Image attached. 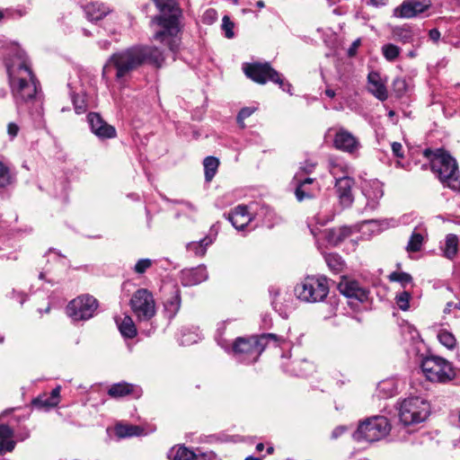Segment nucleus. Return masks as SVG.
I'll list each match as a JSON object with an SVG mask.
<instances>
[{
	"mask_svg": "<svg viewBox=\"0 0 460 460\" xmlns=\"http://www.w3.org/2000/svg\"><path fill=\"white\" fill-rule=\"evenodd\" d=\"M163 52L155 46L134 45L113 53L102 68V77L107 78L111 70L115 71V80L124 84L131 73L145 64L157 68L164 62Z\"/></svg>",
	"mask_w": 460,
	"mask_h": 460,
	"instance_id": "obj_1",
	"label": "nucleus"
},
{
	"mask_svg": "<svg viewBox=\"0 0 460 460\" xmlns=\"http://www.w3.org/2000/svg\"><path fill=\"white\" fill-rule=\"evenodd\" d=\"M7 73L12 95L20 113L23 105L41 107L40 83L32 73L25 53L18 54L17 62L7 64Z\"/></svg>",
	"mask_w": 460,
	"mask_h": 460,
	"instance_id": "obj_2",
	"label": "nucleus"
},
{
	"mask_svg": "<svg viewBox=\"0 0 460 460\" xmlns=\"http://www.w3.org/2000/svg\"><path fill=\"white\" fill-rule=\"evenodd\" d=\"M153 1L160 12V14L154 16L151 20V23L158 27L153 35V39L174 52L179 45L178 35L181 31V10L176 0Z\"/></svg>",
	"mask_w": 460,
	"mask_h": 460,
	"instance_id": "obj_3",
	"label": "nucleus"
},
{
	"mask_svg": "<svg viewBox=\"0 0 460 460\" xmlns=\"http://www.w3.org/2000/svg\"><path fill=\"white\" fill-rule=\"evenodd\" d=\"M279 341L283 339L274 333H264L259 337H239L234 342L233 353L238 361L252 364L258 360L270 341Z\"/></svg>",
	"mask_w": 460,
	"mask_h": 460,
	"instance_id": "obj_4",
	"label": "nucleus"
},
{
	"mask_svg": "<svg viewBox=\"0 0 460 460\" xmlns=\"http://www.w3.org/2000/svg\"><path fill=\"white\" fill-rule=\"evenodd\" d=\"M328 279L323 276H307L295 287V295L307 303L323 301L329 293Z\"/></svg>",
	"mask_w": 460,
	"mask_h": 460,
	"instance_id": "obj_5",
	"label": "nucleus"
},
{
	"mask_svg": "<svg viewBox=\"0 0 460 460\" xmlns=\"http://www.w3.org/2000/svg\"><path fill=\"white\" fill-rule=\"evenodd\" d=\"M423 155L430 160L431 170L441 181H455L457 180L458 167L456 161L447 152L442 149L433 152L427 148Z\"/></svg>",
	"mask_w": 460,
	"mask_h": 460,
	"instance_id": "obj_6",
	"label": "nucleus"
},
{
	"mask_svg": "<svg viewBox=\"0 0 460 460\" xmlns=\"http://www.w3.org/2000/svg\"><path fill=\"white\" fill-rule=\"evenodd\" d=\"M391 430V424L385 416H373L358 424L353 433V438L358 442H375L385 438Z\"/></svg>",
	"mask_w": 460,
	"mask_h": 460,
	"instance_id": "obj_7",
	"label": "nucleus"
},
{
	"mask_svg": "<svg viewBox=\"0 0 460 460\" xmlns=\"http://www.w3.org/2000/svg\"><path fill=\"white\" fill-rule=\"evenodd\" d=\"M243 71L247 77L260 84H264L270 81L279 84L284 92L292 94V85L269 63L246 64L243 66Z\"/></svg>",
	"mask_w": 460,
	"mask_h": 460,
	"instance_id": "obj_8",
	"label": "nucleus"
},
{
	"mask_svg": "<svg viewBox=\"0 0 460 460\" xmlns=\"http://www.w3.org/2000/svg\"><path fill=\"white\" fill-rule=\"evenodd\" d=\"M420 368L428 380L437 383H447L456 376L452 364L438 356H429L422 359Z\"/></svg>",
	"mask_w": 460,
	"mask_h": 460,
	"instance_id": "obj_9",
	"label": "nucleus"
},
{
	"mask_svg": "<svg viewBox=\"0 0 460 460\" xmlns=\"http://www.w3.org/2000/svg\"><path fill=\"white\" fill-rule=\"evenodd\" d=\"M430 411L429 404L420 397L404 399L399 408V418L405 426L424 421Z\"/></svg>",
	"mask_w": 460,
	"mask_h": 460,
	"instance_id": "obj_10",
	"label": "nucleus"
},
{
	"mask_svg": "<svg viewBox=\"0 0 460 460\" xmlns=\"http://www.w3.org/2000/svg\"><path fill=\"white\" fill-rule=\"evenodd\" d=\"M99 303L91 295H81L71 300L66 306L67 315L74 321H87L93 317Z\"/></svg>",
	"mask_w": 460,
	"mask_h": 460,
	"instance_id": "obj_11",
	"label": "nucleus"
},
{
	"mask_svg": "<svg viewBox=\"0 0 460 460\" xmlns=\"http://www.w3.org/2000/svg\"><path fill=\"white\" fill-rule=\"evenodd\" d=\"M130 306L140 322L149 321L156 313L153 294L146 288H139L133 294Z\"/></svg>",
	"mask_w": 460,
	"mask_h": 460,
	"instance_id": "obj_12",
	"label": "nucleus"
},
{
	"mask_svg": "<svg viewBox=\"0 0 460 460\" xmlns=\"http://www.w3.org/2000/svg\"><path fill=\"white\" fill-rule=\"evenodd\" d=\"M293 184L295 185V196L297 201L312 199L316 198L320 191L321 187L316 179L310 177H301L299 172H296L293 178Z\"/></svg>",
	"mask_w": 460,
	"mask_h": 460,
	"instance_id": "obj_13",
	"label": "nucleus"
},
{
	"mask_svg": "<svg viewBox=\"0 0 460 460\" xmlns=\"http://www.w3.org/2000/svg\"><path fill=\"white\" fill-rule=\"evenodd\" d=\"M362 194L366 199L363 212H373L380 205V199L384 196L383 183L378 180L366 181L362 184Z\"/></svg>",
	"mask_w": 460,
	"mask_h": 460,
	"instance_id": "obj_14",
	"label": "nucleus"
},
{
	"mask_svg": "<svg viewBox=\"0 0 460 460\" xmlns=\"http://www.w3.org/2000/svg\"><path fill=\"white\" fill-rule=\"evenodd\" d=\"M332 145L337 150L350 155H356L361 148L358 138L344 128H340L336 130Z\"/></svg>",
	"mask_w": 460,
	"mask_h": 460,
	"instance_id": "obj_15",
	"label": "nucleus"
},
{
	"mask_svg": "<svg viewBox=\"0 0 460 460\" xmlns=\"http://www.w3.org/2000/svg\"><path fill=\"white\" fill-rule=\"evenodd\" d=\"M430 0H404L393 11V16L399 19H411L431 7Z\"/></svg>",
	"mask_w": 460,
	"mask_h": 460,
	"instance_id": "obj_16",
	"label": "nucleus"
},
{
	"mask_svg": "<svg viewBox=\"0 0 460 460\" xmlns=\"http://www.w3.org/2000/svg\"><path fill=\"white\" fill-rule=\"evenodd\" d=\"M87 122L91 132L101 140L114 138L117 136L116 128L108 124L98 112H89Z\"/></svg>",
	"mask_w": 460,
	"mask_h": 460,
	"instance_id": "obj_17",
	"label": "nucleus"
},
{
	"mask_svg": "<svg viewBox=\"0 0 460 460\" xmlns=\"http://www.w3.org/2000/svg\"><path fill=\"white\" fill-rule=\"evenodd\" d=\"M355 180L352 177H342L335 181L334 189L340 205L343 208L351 207L354 202L353 187Z\"/></svg>",
	"mask_w": 460,
	"mask_h": 460,
	"instance_id": "obj_18",
	"label": "nucleus"
},
{
	"mask_svg": "<svg viewBox=\"0 0 460 460\" xmlns=\"http://www.w3.org/2000/svg\"><path fill=\"white\" fill-rule=\"evenodd\" d=\"M338 289L346 297L355 299L360 303L368 299V290L360 287L358 282L349 280L345 277H342L341 280L338 284Z\"/></svg>",
	"mask_w": 460,
	"mask_h": 460,
	"instance_id": "obj_19",
	"label": "nucleus"
},
{
	"mask_svg": "<svg viewBox=\"0 0 460 460\" xmlns=\"http://www.w3.org/2000/svg\"><path fill=\"white\" fill-rule=\"evenodd\" d=\"M208 278L207 267L200 264L196 268L184 269L180 273V281L185 287L198 285Z\"/></svg>",
	"mask_w": 460,
	"mask_h": 460,
	"instance_id": "obj_20",
	"label": "nucleus"
},
{
	"mask_svg": "<svg viewBox=\"0 0 460 460\" xmlns=\"http://www.w3.org/2000/svg\"><path fill=\"white\" fill-rule=\"evenodd\" d=\"M108 394L111 398H120L128 394H132L135 398H139L142 394V389L138 385L127 382H120L113 384L109 388Z\"/></svg>",
	"mask_w": 460,
	"mask_h": 460,
	"instance_id": "obj_21",
	"label": "nucleus"
},
{
	"mask_svg": "<svg viewBox=\"0 0 460 460\" xmlns=\"http://www.w3.org/2000/svg\"><path fill=\"white\" fill-rule=\"evenodd\" d=\"M367 82L368 91L376 99H378L381 102L387 100L388 92L378 72L371 71L367 75Z\"/></svg>",
	"mask_w": 460,
	"mask_h": 460,
	"instance_id": "obj_22",
	"label": "nucleus"
},
{
	"mask_svg": "<svg viewBox=\"0 0 460 460\" xmlns=\"http://www.w3.org/2000/svg\"><path fill=\"white\" fill-rule=\"evenodd\" d=\"M227 219L237 230H243L244 227L252 221L251 215L248 212L247 207L244 205H238L235 207L230 213H228Z\"/></svg>",
	"mask_w": 460,
	"mask_h": 460,
	"instance_id": "obj_23",
	"label": "nucleus"
},
{
	"mask_svg": "<svg viewBox=\"0 0 460 460\" xmlns=\"http://www.w3.org/2000/svg\"><path fill=\"white\" fill-rule=\"evenodd\" d=\"M84 13L90 22H98L111 13V9L103 3L93 2L84 6Z\"/></svg>",
	"mask_w": 460,
	"mask_h": 460,
	"instance_id": "obj_24",
	"label": "nucleus"
},
{
	"mask_svg": "<svg viewBox=\"0 0 460 460\" xmlns=\"http://www.w3.org/2000/svg\"><path fill=\"white\" fill-rule=\"evenodd\" d=\"M352 232V227L347 226L328 229L325 233V239L331 245L336 246L349 237Z\"/></svg>",
	"mask_w": 460,
	"mask_h": 460,
	"instance_id": "obj_25",
	"label": "nucleus"
},
{
	"mask_svg": "<svg viewBox=\"0 0 460 460\" xmlns=\"http://www.w3.org/2000/svg\"><path fill=\"white\" fill-rule=\"evenodd\" d=\"M164 312L169 319L173 318L181 307V294L178 288L174 287L172 295L164 303Z\"/></svg>",
	"mask_w": 460,
	"mask_h": 460,
	"instance_id": "obj_26",
	"label": "nucleus"
},
{
	"mask_svg": "<svg viewBox=\"0 0 460 460\" xmlns=\"http://www.w3.org/2000/svg\"><path fill=\"white\" fill-rule=\"evenodd\" d=\"M329 172L335 178V181L342 177H349V166L339 158H331L329 160Z\"/></svg>",
	"mask_w": 460,
	"mask_h": 460,
	"instance_id": "obj_27",
	"label": "nucleus"
},
{
	"mask_svg": "<svg viewBox=\"0 0 460 460\" xmlns=\"http://www.w3.org/2000/svg\"><path fill=\"white\" fill-rule=\"evenodd\" d=\"M392 37L394 40L402 43H410L413 40L414 33L412 27L409 24H403L402 26H394L391 31Z\"/></svg>",
	"mask_w": 460,
	"mask_h": 460,
	"instance_id": "obj_28",
	"label": "nucleus"
},
{
	"mask_svg": "<svg viewBox=\"0 0 460 460\" xmlns=\"http://www.w3.org/2000/svg\"><path fill=\"white\" fill-rule=\"evenodd\" d=\"M115 434L119 438L138 437L144 435V429L140 426L132 424H117Z\"/></svg>",
	"mask_w": 460,
	"mask_h": 460,
	"instance_id": "obj_29",
	"label": "nucleus"
},
{
	"mask_svg": "<svg viewBox=\"0 0 460 460\" xmlns=\"http://www.w3.org/2000/svg\"><path fill=\"white\" fill-rule=\"evenodd\" d=\"M115 321L123 337L128 339L136 337L137 333V328L130 316L126 315L121 321H119V318H116Z\"/></svg>",
	"mask_w": 460,
	"mask_h": 460,
	"instance_id": "obj_30",
	"label": "nucleus"
},
{
	"mask_svg": "<svg viewBox=\"0 0 460 460\" xmlns=\"http://www.w3.org/2000/svg\"><path fill=\"white\" fill-rule=\"evenodd\" d=\"M313 370V364L305 359H303L293 361L291 363V369H289L288 371L290 372V374L294 376L305 377Z\"/></svg>",
	"mask_w": 460,
	"mask_h": 460,
	"instance_id": "obj_31",
	"label": "nucleus"
},
{
	"mask_svg": "<svg viewBox=\"0 0 460 460\" xmlns=\"http://www.w3.org/2000/svg\"><path fill=\"white\" fill-rule=\"evenodd\" d=\"M196 454L184 446L174 447L168 452V458L171 460H192Z\"/></svg>",
	"mask_w": 460,
	"mask_h": 460,
	"instance_id": "obj_32",
	"label": "nucleus"
},
{
	"mask_svg": "<svg viewBox=\"0 0 460 460\" xmlns=\"http://www.w3.org/2000/svg\"><path fill=\"white\" fill-rule=\"evenodd\" d=\"M213 243V239L210 236H205L199 242H190L187 244V250L192 252L197 256H204L207 248Z\"/></svg>",
	"mask_w": 460,
	"mask_h": 460,
	"instance_id": "obj_33",
	"label": "nucleus"
},
{
	"mask_svg": "<svg viewBox=\"0 0 460 460\" xmlns=\"http://www.w3.org/2000/svg\"><path fill=\"white\" fill-rule=\"evenodd\" d=\"M205 180L211 181L217 172L219 160L215 156H207L203 161Z\"/></svg>",
	"mask_w": 460,
	"mask_h": 460,
	"instance_id": "obj_34",
	"label": "nucleus"
},
{
	"mask_svg": "<svg viewBox=\"0 0 460 460\" xmlns=\"http://www.w3.org/2000/svg\"><path fill=\"white\" fill-rule=\"evenodd\" d=\"M458 238L456 234H449L446 237L444 255L452 260L457 253Z\"/></svg>",
	"mask_w": 460,
	"mask_h": 460,
	"instance_id": "obj_35",
	"label": "nucleus"
},
{
	"mask_svg": "<svg viewBox=\"0 0 460 460\" xmlns=\"http://www.w3.org/2000/svg\"><path fill=\"white\" fill-rule=\"evenodd\" d=\"M424 236L423 234L414 229L411 235L410 236L409 242L406 246V250L409 252H416L421 249Z\"/></svg>",
	"mask_w": 460,
	"mask_h": 460,
	"instance_id": "obj_36",
	"label": "nucleus"
},
{
	"mask_svg": "<svg viewBox=\"0 0 460 460\" xmlns=\"http://www.w3.org/2000/svg\"><path fill=\"white\" fill-rule=\"evenodd\" d=\"M255 217L262 220L268 226H271L275 220V213L267 205H261L255 212Z\"/></svg>",
	"mask_w": 460,
	"mask_h": 460,
	"instance_id": "obj_37",
	"label": "nucleus"
},
{
	"mask_svg": "<svg viewBox=\"0 0 460 460\" xmlns=\"http://www.w3.org/2000/svg\"><path fill=\"white\" fill-rule=\"evenodd\" d=\"M329 269L334 273L341 272L344 268V261L337 253H328L324 256Z\"/></svg>",
	"mask_w": 460,
	"mask_h": 460,
	"instance_id": "obj_38",
	"label": "nucleus"
},
{
	"mask_svg": "<svg viewBox=\"0 0 460 460\" xmlns=\"http://www.w3.org/2000/svg\"><path fill=\"white\" fill-rule=\"evenodd\" d=\"M388 279L392 282L400 283L403 288L412 283V277L409 273L403 271H394L388 276Z\"/></svg>",
	"mask_w": 460,
	"mask_h": 460,
	"instance_id": "obj_39",
	"label": "nucleus"
},
{
	"mask_svg": "<svg viewBox=\"0 0 460 460\" xmlns=\"http://www.w3.org/2000/svg\"><path fill=\"white\" fill-rule=\"evenodd\" d=\"M401 53V48L393 44L387 43L382 47V54L387 61H394Z\"/></svg>",
	"mask_w": 460,
	"mask_h": 460,
	"instance_id": "obj_40",
	"label": "nucleus"
},
{
	"mask_svg": "<svg viewBox=\"0 0 460 460\" xmlns=\"http://www.w3.org/2000/svg\"><path fill=\"white\" fill-rule=\"evenodd\" d=\"M32 404L38 409L49 410L58 405L56 401L51 400L48 394L40 395L32 400Z\"/></svg>",
	"mask_w": 460,
	"mask_h": 460,
	"instance_id": "obj_41",
	"label": "nucleus"
},
{
	"mask_svg": "<svg viewBox=\"0 0 460 460\" xmlns=\"http://www.w3.org/2000/svg\"><path fill=\"white\" fill-rule=\"evenodd\" d=\"M411 296L409 291H402L395 296V303L402 311H407L410 307Z\"/></svg>",
	"mask_w": 460,
	"mask_h": 460,
	"instance_id": "obj_42",
	"label": "nucleus"
},
{
	"mask_svg": "<svg viewBox=\"0 0 460 460\" xmlns=\"http://www.w3.org/2000/svg\"><path fill=\"white\" fill-rule=\"evenodd\" d=\"M438 341L441 344L448 349H453L456 345L454 335L447 331H442L438 334Z\"/></svg>",
	"mask_w": 460,
	"mask_h": 460,
	"instance_id": "obj_43",
	"label": "nucleus"
},
{
	"mask_svg": "<svg viewBox=\"0 0 460 460\" xmlns=\"http://www.w3.org/2000/svg\"><path fill=\"white\" fill-rule=\"evenodd\" d=\"M222 30L224 31L225 37L227 39H233L234 37V23L231 21L229 16L225 15L222 19Z\"/></svg>",
	"mask_w": 460,
	"mask_h": 460,
	"instance_id": "obj_44",
	"label": "nucleus"
},
{
	"mask_svg": "<svg viewBox=\"0 0 460 460\" xmlns=\"http://www.w3.org/2000/svg\"><path fill=\"white\" fill-rule=\"evenodd\" d=\"M12 176L9 168L0 162V188H4L11 183Z\"/></svg>",
	"mask_w": 460,
	"mask_h": 460,
	"instance_id": "obj_45",
	"label": "nucleus"
},
{
	"mask_svg": "<svg viewBox=\"0 0 460 460\" xmlns=\"http://www.w3.org/2000/svg\"><path fill=\"white\" fill-rule=\"evenodd\" d=\"M152 263L153 261L150 259H140L135 264L134 271L137 274H143L152 266Z\"/></svg>",
	"mask_w": 460,
	"mask_h": 460,
	"instance_id": "obj_46",
	"label": "nucleus"
},
{
	"mask_svg": "<svg viewBox=\"0 0 460 460\" xmlns=\"http://www.w3.org/2000/svg\"><path fill=\"white\" fill-rule=\"evenodd\" d=\"M16 442L13 438L0 439V455L12 452L15 447Z\"/></svg>",
	"mask_w": 460,
	"mask_h": 460,
	"instance_id": "obj_47",
	"label": "nucleus"
},
{
	"mask_svg": "<svg viewBox=\"0 0 460 460\" xmlns=\"http://www.w3.org/2000/svg\"><path fill=\"white\" fill-rule=\"evenodd\" d=\"M254 111H255L254 108L244 107L239 111V113L237 115V122L241 128L245 127L244 122H243L244 119L249 118L254 112Z\"/></svg>",
	"mask_w": 460,
	"mask_h": 460,
	"instance_id": "obj_48",
	"label": "nucleus"
},
{
	"mask_svg": "<svg viewBox=\"0 0 460 460\" xmlns=\"http://www.w3.org/2000/svg\"><path fill=\"white\" fill-rule=\"evenodd\" d=\"M13 429L6 424H0V439L13 438Z\"/></svg>",
	"mask_w": 460,
	"mask_h": 460,
	"instance_id": "obj_49",
	"label": "nucleus"
},
{
	"mask_svg": "<svg viewBox=\"0 0 460 460\" xmlns=\"http://www.w3.org/2000/svg\"><path fill=\"white\" fill-rule=\"evenodd\" d=\"M315 166H316V163L315 162H313L311 160H307L305 162L304 165H302L299 169V173H300V176H302V173H305V174H309L311 172H314V170L315 169Z\"/></svg>",
	"mask_w": 460,
	"mask_h": 460,
	"instance_id": "obj_50",
	"label": "nucleus"
},
{
	"mask_svg": "<svg viewBox=\"0 0 460 460\" xmlns=\"http://www.w3.org/2000/svg\"><path fill=\"white\" fill-rule=\"evenodd\" d=\"M73 103H74V107H75L76 113L80 114V113H83L84 111H85L86 104H85L84 99L74 96Z\"/></svg>",
	"mask_w": 460,
	"mask_h": 460,
	"instance_id": "obj_51",
	"label": "nucleus"
},
{
	"mask_svg": "<svg viewBox=\"0 0 460 460\" xmlns=\"http://www.w3.org/2000/svg\"><path fill=\"white\" fill-rule=\"evenodd\" d=\"M391 146H392L393 154L396 157H399V158H402L403 157V148H402V146L401 143L394 142Z\"/></svg>",
	"mask_w": 460,
	"mask_h": 460,
	"instance_id": "obj_52",
	"label": "nucleus"
},
{
	"mask_svg": "<svg viewBox=\"0 0 460 460\" xmlns=\"http://www.w3.org/2000/svg\"><path fill=\"white\" fill-rule=\"evenodd\" d=\"M19 129V126L14 122H10L7 125V133L11 138H14L18 135Z\"/></svg>",
	"mask_w": 460,
	"mask_h": 460,
	"instance_id": "obj_53",
	"label": "nucleus"
},
{
	"mask_svg": "<svg viewBox=\"0 0 460 460\" xmlns=\"http://www.w3.org/2000/svg\"><path fill=\"white\" fill-rule=\"evenodd\" d=\"M216 455L213 452L202 453L196 455L193 460H215Z\"/></svg>",
	"mask_w": 460,
	"mask_h": 460,
	"instance_id": "obj_54",
	"label": "nucleus"
},
{
	"mask_svg": "<svg viewBox=\"0 0 460 460\" xmlns=\"http://www.w3.org/2000/svg\"><path fill=\"white\" fill-rule=\"evenodd\" d=\"M347 430V428L345 426H339L336 427L333 431L332 432V438L333 439L338 438L341 437L345 431Z\"/></svg>",
	"mask_w": 460,
	"mask_h": 460,
	"instance_id": "obj_55",
	"label": "nucleus"
},
{
	"mask_svg": "<svg viewBox=\"0 0 460 460\" xmlns=\"http://www.w3.org/2000/svg\"><path fill=\"white\" fill-rule=\"evenodd\" d=\"M440 36H441V34H440L439 31L436 28L431 29L429 31V37L434 42H438L440 39Z\"/></svg>",
	"mask_w": 460,
	"mask_h": 460,
	"instance_id": "obj_56",
	"label": "nucleus"
},
{
	"mask_svg": "<svg viewBox=\"0 0 460 460\" xmlns=\"http://www.w3.org/2000/svg\"><path fill=\"white\" fill-rule=\"evenodd\" d=\"M50 253H54V258L53 260L55 261H59L61 262L64 259H65V256L63 254H61L59 252H57L55 249L53 248H50L48 252L46 253V256L50 254Z\"/></svg>",
	"mask_w": 460,
	"mask_h": 460,
	"instance_id": "obj_57",
	"label": "nucleus"
},
{
	"mask_svg": "<svg viewBox=\"0 0 460 460\" xmlns=\"http://www.w3.org/2000/svg\"><path fill=\"white\" fill-rule=\"evenodd\" d=\"M59 395H60V386H57L54 389H52L49 396L51 397V400L56 401L58 404L59 402Z\"/></svg>",
	"mask_w": 460,
	"mask_h": 460,
	"instance_id": "obj_58",
	"label": "nucleus"
},
{
	"mask_svg": "<svg viewBox=\"0 0 460 460\" xmlns=\"http://www.w3.org/2000/svg\"><path fill=\"white\" fill-rule=\"evenodd\" d=\"M359 43H360V40H355V41L352 43L351 47L349 49V51H348L349 56H350V57H351V56H354V55H355V53H356V49H357V48L359 46Z\"/></svg>",
	"mask_w": 460,
	"mask_h": 460,
	"instance_id": "obj_59",
	"label": "nucleus"
},
{
	"mask_svg": "<svg viewBox=\"0 0 460 460\" xmlns=\"http://www.w3.org/2000/svg\"><path fill=\"white\" fill-rule=\"evenodd\" d=\"M15 295H17V296H18L17 299H18L19 303L21 305H22L26 300V295L22 294V293H16L14 290H12V298H13Z\"/></svg>",
	"mask_w": 460,
	"mask_h": 460,
	"instance_id": "obj_60",
	"label": "nucleus"
},
{
	"mask_svg": "<svg viewBox=\"0 0 460 460\" xmlns=\"http://www.w3.org/2000/svg\"><path fill=\"white\" fill-rule=\"evenodd\" d=\"M370 4L376 7L386 4V0H370Z\"/></svg>",
	"mask_w": 460,
	"mask_h": 460,
	"instance_id": "obj_61",
	"label": "nucleus"
},
{
	"mask_svg": "<svg viewBox=\"0 0 460 460\" xmlns=\"http://www.w3.org/2000/svg\"><path fill=\"white\" fill-rule=\"evenodd\" d=\"M395 86H398V91H404L405 90V82L402 80H396L394 82Z\"/></svg>",
	"mask_w": 460,
	"mask_h": 460,
	"instance_id": "obj_62",
	"label": "nucleus"
},
{
	"mask_svg": "<svg viewBox=\"0 0 460 460\" xmlns=\"http://www.w3.org/2000/svg\"><path fill=\"white\" fill-rule=\"evenodd\" d=\"M269 292L272 298H275L279 295V290L274 288H270ZM271 304L274 305V299H272Z\"/></svg>",
	"mask_w": 460,
	"mask_h": 460,
	"instance_id": "obj_63",
	"label": "nucleus"
},
{
	"mask_svg": "<svg viewBox=\"0 0 460 460\" xmlns=\"http://www.w3.org/2000/svg\"><path fill=\"white\" fill-rule=\"evenodd\" d=\"M325 94L329 97V98H333L335 96V92L334 90L332 89H326L325 90Z\"/></svg>",
	"mask_w": 460,
	"mask_h": 460,
	"instance_id": "obj_64",
	"label": "nucleus"
}]
</instances>
